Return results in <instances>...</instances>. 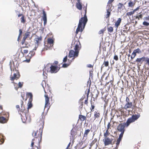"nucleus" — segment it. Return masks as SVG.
<instances>
[{"label":"nucleus","instance_id":"0e129e2a","mask_svg":"<svg viewBox=\"0 0 149 149\" xmlns=\"http://www.w3.org/2000/svg\"><path fill=\"white\" fill-rule=\"evenodd\" d=\"M25 95L24 93V94H22L21 95V97H22L23 100H24V97H25Z\"/></svg>","mask_w":149,"mask_h":149},{"label":"nucleus","instance_id":"680f3d73","mask_svg":"<svg viewBox=\"0 0 149 149\" xmlns=\"http://www.w3.org/2000/svg\"><path fill=\"white\" fill-rule=\"evenodd\" d=\"M89 113V112H88L86 113V116L88 118H90L91 117V113L89 116H87V114Z\"/></svg>","mask_w":149,"mask_h":149},{"label":"nucleus","instance_id":"aec40b11","mask_svg":"<svg viewBox=\"0 0 149 149\" xmlns=\"http://www.w3.org/2000/svg\"><path fill=\"white\" fill-rule=\"evenodd\" d=\"M112 10L111 7L108 8L107 10V14L105 15V17L106 19H109V17L111 15V11Z\"/></svg>","mask_w":149,"mask_h":149},{"label":"nucleus","instance_id":"de8ad7c7","mask_svg":"<svg viewBox=\"0 0 149 149\" xmlns=\"http://www.w3.org/2000/svg\"><path fill=\"white\" fill-rule=\"evenodd\" d=\"M143 25L148 26H149V23L146 22V21H144L143 22Z\"/></svg>","mask_w":149,"mask_h":149},{"label":"nucleus","instance_id":"603ef678","mask_svg":"<svg viewBox=\"0 0 149 149\" xmlns=\"http://www.w3.org/2000/svg\"><path fill=\"white\" fill-rule=\"evenodd\" d=\"M16 108H17V109H18V112L19 113V114H20V112H21L20 111V110H21V109L20 108H19V105H17L16 106Z\"/></svg>","mask_w":149,"mask_h":149},{"label":"nucleus","instance_id":"0eeeda50","mask_svg":"<svg viewBox=\"0 0 149 149\" xmlns=\"http://www.w3.org/2000/svg\"><path fill=\"white\" fill-rule=\"evenodd\" d=\"M42 36H39L36 35L34 40L35 44V50H36L38 47L40 46L42 43Z\"/></svg>","mask_w":149,"mask_h":149},{"label":"nucleus","instance_id":"6e6d98bb","mask_svg":"<svg viewBox=\"0 0 149 149\" xmlns=\"http://www.w3.org/2000/svg\"><path fill=\"white\" fill-rule=\"evenodd\" d=\"M3 69L2 67H0V75H1L3 74Z\"/></svg>","mask_w":149,"mask_h":149},{"label":"nucleus","instance_id":"6e6552de","mask_svg":"<svg viewBox=\"0 0 149 149\" xmlns=\"http://www.w3.org/2000/svg\"><path fill=\"white\" fill-rule=\"evenodd\" d=\"M45 116L44 113H42V118L40 119L39 121L37 123V127L38 129L43 130L44 124V119Z\"/></svg>","mask_w":149,"mask_h":149},{"label":"nucleus","instance_id":"a211bd4d","mask_svg":"<svg viewBox=\"0 0 149 149\" xmlns=\"http://www.w3.org/2000/svg\"><path fill=\"white\" fill-rule=\"evenodd\" d=\"M30 34L31 32H27L25 34L24 36V37H23V39L22 42V45H23L26 39L27 38L29 37Z\"/></svg>","mask_w":149,"mask_h":149},{"label":"nucleus","instance_id":"6ab92c4d","mask_svg":"<svg viewBox=\"0 0 149 149\" xmlns=\"http://www.w3.org/2000/svg\"><path fill=\"white\" fill-rule=\"evenodd\" d=\"M49 65V64H47L43 69V71L44 74V73L47 74V73L50 72V66Z\"/></svg>","mask_w":149,"mask_h":149},{"label":"nucleus","instance_id":"f03ea898","mask_svg":"<svg viewBox=\"0 0 149 149\" xmlns=\"http://www.w3.org/2000/svg\"><path fill=\"white\" fill-rule=\"evenodd\" d=\"M42 85L45 92L44 95L45 98V109L47 108V110H48L52 103L54 102V100L53 101L52 97H51V101H50V93H49L50 92V91L49 90V87L48 85L47 84L46 85L45 81H42Z\"/></svg>","mask_w":149,"mask_h":149},{"label":"nucleus","instance_id":"1a4fd4ad","mask_svg":"<svg viewBox=\"0 0 149 149\" xmlns=\"http://www.w3.org/2000/svg\"><path fill=\"white\" fill-rule=\"evenodd\" d=\"M17 69H18V68H15L14 69L16 71V72L14 74L13 76L11 77H10V80L13 81V83H15L14 82V80H17L19 78L20 76L19 72L18 70H17Z\"/></svg>","mask_w":149,"mask_h":149},{"label":"nucleus","instance_id":"f3484780","mask_svg":"<svg viewBox=\"0 0 149 149\" xmlns=\"http://www.w3.org/2000/svg\"><path fill=\"white\" fill-rule=\"evenodd\" d=\"M134 107L132 103L130 102L126 103L123 108L125 109H128L132 108Z\"/></svg>","mask_w":149,"mask_h":149},{"label":"nucleus","instance_id":"3c124183","mask_svg":"<svg viewBox=\"0 0 149 149\" xmlns=\"http://www.w3.org/2000/svg\"><path fill=\"white\" fill-rule=\"evenodd\" d=\"M124 133V132H123L121 133L120 134V135H119V136L118 138V139H120L121 140H122Z\"/></svg>","mask_w":149,"mask_h":149},{"label":"nucleus","instance_id":"c85d7f7f","mask_svg":"<svg viewBox=\"0 0 149 149\" xmlns=\"http://www.w3.org/2000/svg\"><path fill=\"white\" fill-rule=\"evenodd\" d=\"M118 9L119 10H121L123 9V8L124 7L123 4L121 3H119L118 5Z\"/></svg>","mask_w":149,"mask_h":149},{"label":"nucleus","instance_id":"338daca9","mask_svg":"<svg viewBox=\"0 0 149 149\" xmlns=\"http://www.w3.org/2000/svg\"><path fill=\"white\" fill-rule=\"evenodd\" d=\"M24 15H23L22 14L20 13L18 15V17H20L21 16L22 17V16H24Z\"/></svg>","mask_w":149,"mask_h":149},{"label":"nucleus","instance_id":"72a5a7b5","mask_svg":"<svg viewBox=\"0 0 149 149\" xmlns=\"http://www.w3.org/2000/svg\"><path fill=\"white\" fill-rule=\"evenodd\" d=\"M110 133L109 132V130H106V132L104 134V138L109 137L108 136L109 135Z\"/></svg>","mask_w":149,"mask_h":149},{"label":"nucleus","instance_id":"20e7f679","mask_svg":"<svg viewBox=\"0 0 149 149\" xmlns=\"http://www.w3.org/2000/svg\"><path fill=\"white\" fill-rule=\"evenodd\" d=\"M84 11V15L83 17H81L79 20V23L77 28L76 30V34H77L79 31L82 32L84 29L87 22L88 19L86 15L87 13V5L83 7Z\"/></svg>","mask_w":149,"mask_h":149},{"label":"nucleus","instance_id":"dca6fc26","mask_svg":"<svg viewBox=\"0 0 149 149\" xmlns=\"http://www.w3.org/2000/svg\"><path fill=\"white\" fill-rule=\"evenodd\" d=\"M54 40L53 38H48L47 40V47L48 48L52 47L54 45Z\"/></svg>","mask_w":149,"mask_h":149},{"label":"nucleus","instance_id":"4468645a","mask_svg":"<svg viewBox=\"0 0 149 149\" xmlns=\"http://www.w3.org/2000/svg\"><path fill=\"white\" fill-rule=\"evenodd\" d=\"M50 68V72L52 73L57 72L60 69V68H58L57 66H55L53 65H51Z\"/></svg>","mask_w":149,"mask_h":149},{"label":"nucleus","instance_id":"c756f323","mask_svg":"<svg viewBox=\"0 0 149 149\" xmlns=\"http://www.w3.org/2000/svg\"><path fill=\"white\" fill-rule=\"evenodd\" d=\"M85 98L84 97H82L79 100V104H80V105L79 106L81 108H82L83 107V100Z\"/></svg>","mask_w":149,"mask_h":149},{"label":"nucleus","instance_id":"ddd939ff","mask_svg":"<svg viewBox=\"0 0 149 149\" xmlns=\"http://www.w3.org/2000/svg\"><path fill=\"white\" fill-rule=\"evenodd\" d=\"M100 118V113L98 111H95L94 112L93 121L95 120L97 121H99Z\"/></svg>","mask_w":149,"mask_h":149},{"label":"nucleus","instance_id":"9d476101","mask_svg":"<svg viewBox=\"0 0 149 149\" xmlns=\"http://www.w3.org/2000/svg\"><path fill=\"white\" fill-rule=\"evenodd\" d=\"M34 49L35 47L31 51L29 52V54L26 56V59L25 60H24L23 62L28 63L30 62L31 58L35 55V52H34V51L35 50Z\"/></svg>","mask_w":149,"mask_h":149},{"label":"nucleus","instance_id":"5fc2aeb1","mask_svg":"<svg viewBox=\"0 0 149 149\" xmlns=\"http://www.w3.org/2000/svg\"><path fill=\"white\" fill-rule=\"evenodd\" d=\"M113 59L116 61H117L118 59V56L117 55H115L113 57Z\"/></svg>","mask_w":149,"mask_h":149},{"label":"nucleus","instance_id":"4d7b16f0","mask_svg":"<svg viewBox=\"0 0 149 149\" xmlns=\"http://www.w3.org/2000/svg\"><path fill=\"white\" fill-rule=\"evenodd\" d=\"M130 100L128 97H127L126 99V103L130 102Z\"/></svg>","mask_w":149,"mask_h":149},{"label":"nucleus","instance_id":"393cba45","mask_svg":"<svg viewBox=\"0 0 149 149\" xmlns=\"http://www.w3.org/2000/svg\"><path fill=\"white\" fill-rule=\"evenodd\" d=\"M86 116L82 115L81 114H80L79 116V120H80V121L82 122L84 121V120L86 121Z\"/></svg>","mask_w":149,"mask_h":149},{"label":"nucleus","instance_id":"4c0bfd02","mask_svg":"<svg viewBox=\"0 0 149 149\" xmlns=\"http://www.w3.org/2000/svg\"><path fill=\"white\" fill-rule=\"evenodd\" d=\"M114 0H109L107 6H108V8H111L112 4L111 3L113 2Z\"/></svg>","mask_w":149,"mask_h":149},{"label":"nucleus","instance_id":"5701e85b","mask_svg":"<svg viewBox=\"0 0 149 149\" xmlns=\"http://www.w3.org/2000/svg\"><path fill=\"white\" fill-rule=\"evenodd\" d=\"M121 21L122 19L121 18H119L118 19L117 21L115 23V26L116 29H117L120 26V24L121 22Z\"/></svg>","mask_w":149,"mask_h":149},{"label":"nucleus","instance_id":"69168bd1","mask_svg":"<svg viewBox=\"0 0 149 149\" xmlns=\"http://www.w3.org/2000/svg\"><path fill=\"white\" fill-rule=\"evenodd\" d=\"M139 9V7H137L136 9L134 10H133V11L134 12V13H135V12L137 10H138Z\"/></svg>","mask_w":149,"mask_h":149},{"label":"nucleus","instance_id":"7ed1b4c3","mask_svg":"<svg viewBox=\"0 0 149 149\" xmlns=\"http://www.w3.org/2000/svg\"><path fill=\"white\" fill-rule=\"evenodd\" d=\"M21 108L20 111L22 112H20L21 119L23 123L26 122L27 119V117L29 115V109L31 108L32 107L31 102L29 101L28 103V107H26L23 106V102L21 100L20 102Z\"/></svg>","mask_w":149,"mask_h":149},{"label":"nucleus","instance_id":"e433bc0d","mask_svg":"<svg viewBox=\"0 0 149 149\" xmlns=\"http://www.w3.org/2000/svg\"><path fill=\"white\" fill-rule=\"evenodd\" d=\"M20 52H21V53L23 54V56L24 55V54H26L28 52V50L27 49H24L23 50V51H22V47H21Z\"/></svg>","mask_w":149,"mask_h":149},{"label":"nucleus","instance_id":"e2e57ef3","mask_svg":"<svg viewBox=\"0 0 149 149\" xmlns=\"http://www.w3.org/2000/svg\"><path fill=\"white\" fill-rule=\"evenodd\" d=\"M58 63V62L57 61H55L54 63H53V65H57Z\"/></svg>","mask_w":149,"mask_h":149},{"label":"nucleus","instance_id":"a19ab883","mask_svg":"<svg viewBox=\"0 0 149 149\" xmlns=\"http://www.w3.org/2000/svg\"><path fill=\"white\" fill-rule=\"evenodd\" d=\"M97 141V139L96 138H95L92 141V142L90 144V146L91 147H92L95 143Z\"/></svg>","mask_w":149,"mask_h":149},{"label":"nucleus","instance_id":"cd10ccee","mask_svg":"<svg viewBox=\"0 0 149 149\" xmlns=\"http://www.w3.org/2000/svg\"><path fill=\"white\" fill-rule=\"evenodd\" d=\"M135 4V3L132 1L131 0L129 1L128 3V6L130 7H133Z\"/></svg>","mask_w":149,"mask_h":149},{"label":"nucleus","instance_id":"412c9836","mask_svg":"<svg viewBox=\"0 0 149 149\" xmlns=\"http://www.w3.org/2000/svg\"><path fill=\"white\" fill-rule=\"evenodd\" d=\"M145 59H146L145 57H143L141 58H137L136 60V62L138 64L140 63L141 64H142L143 62L145 60Z\"/></svg>","mask_w":149,"mask_h":149},{"label":"nucleus","instance_id":"864d4df0","mask_svg":"<svg viewBox=\"0 0 149 149\" xmlns=\"http://www.w3.org/2000/svg\"><path fill=\"white\" fill-rule=\"evenodd\" d=\"M111 126V124H110V123H109L107 125V130H109L110 128V127Z\"/></svg>","mask_w":149,"mask_h":149},{"label":"nucleus","instance_id":"7c9ffc66","mask_svg":"<svg viewBox=\"0 0 149 149\" xmlns=\"http://www.w3.org/2000/svg\"><path fill=\"white\" fill-rule=\"evenodd\" d=\"M90 92V90L89 89H88V90L87 93V98L85 100L84 102V104L87 105H88V95L89 94Z\"/></svg>","mask_w":149,"mask_h":149},{"label":"nucleus","instance_id":"b1692460","mask_svg":"<svg viewBox=\"0 0 149 149\" xmlns=\"http://www.w3.org/2000/svg\"><path fill=\"white\" fill-rule=\"evenodd\" d=\"M14 86L15 87V88L16 90L17 91L18 89L19 88H21L23 84V82H19L18 83V87H15V85H16L17 86H18L17 84L14 83Z\"/></svg>","mask_w":149,"mask_h":149},{"label":"nucleus","instance_id":"13d9d810","mask_svg":"<svg viewBox=\"0 0 149 149\" xmlns=\"http://www.w3.org/2000/svg\"><path fill=\"white\" fill-rule=\"evenodd\" d=\"M67 56H66L63 59V62H66L67 61Z\"/></svg>","mask_w":149,"mask_h":149},{"label":"nucleus","instance_id":"79ce46f5","mask_svg":"<svg viewBox=\"0 0 149 149\" xmlns=\"http://www.w3.org/2000/svg\"><path fill=\"white\" fill-rule=\"evenodd\" d=\"M4 141L3 137L2 136H0V144H2Z\"/></svg>","mask_w":149,"mask_h":149},{"label":"nucleus","instance_id":"ea45409f","mask_svg":"<svg viewBox=\"0 0 149 149\" xmlns=\"http://www.w3.org/2000/svg\"><path fill=\"white\" fill-rule=\"evenodd\" d=\"M121 140L120 139H118L117 141V142L116 143V148H118L119 145Z\"/></svg>","mask_w":149,"mask_h":149},{"label":"nucleus","instance_id":"052dcab7","mask_svg":"<svg viewBox=\"0 0 149 149\" xmlns=\"http://www.w3.org/2000/svg\"><path fill=\"white\" fill-rule=\"evenodd\" d=\"M19 36H21L22 33V30L21 29H20L19 30Z\"/></svg>","mask_w":149,"mask_h":149},{"label":"nucleus","instance_id":"2f4dec72","mask_svg":"<svg viewBox=\"0 0 149 149\" xmlns=\"http://www.w3.org/2000/svg\"><path fill=\"white\" fill-rule=\"evenodd\" d=\"M20 20L21 22L23 24L25 23L26 22V17L24 15L21 17Z\"/></svg>","mask_w":149,"mask_h":149},{"label":"nucleus","instance_id":"a878e982","mask_svg":"<svg viewBox=\"0 0 149 149\" xmlns=\"http://www.w3.org/2000/svg\"><path fill=\"white\" fill-rule=\"evenodd\" d=\"M26 96L28 98H29V101L32 102L33 100V95L31 93H27Z\"/></svg>","mask_w":149,"mask_h":149},{"label":"nucleus","instance_id":"37998d69","mask_svg":"<svg viewBox=\"0 0 149 149\" xmlns=\"http://www.w3.org/2000/svg\"><path fill=\"white\" fill-rule=\"evenodd\" d=\"M134 13V12L133 10L132 11L127 12V15L129 16L133 15Z\"/></svg>","mask_w":149,"mask_h":149},{"label":"nucleus","instance_id":"4be33fe9","mask_svg":"<svg viewBox=\"0 0 149 149\" xmlns=\"http://www.w3.org/2000/svg\"><path fill=\"white\" fill-rule=\"evenodd\" d=\"M42 12L43 14L42 19L44 21V25H45L46 24L47 22V15L46 13L44 10H42Z\"/></svg>","mask_w":149,"mask_h":149},{"label":"nucleus","instance_id":"49530a36","mask_svg":"<svg viewBox=\"0 0 149 149\" xmlns=\"http://www.w3.org/2000/svg\"><path fill=\"white\" fill-rule=\"evenodd\" d=\"M136 53L134 51L132 54L131 56V58L132 59H133L136 56Z\"/></svg>","mask_w":149,"mask_h":149},{"label":"nucleus","instance_id":"423d86ee","mask_svg":"<svg viewBox=\"0 0 149 149\" xmlns=\"http://www.w3.org/2000/svg\"><path fill=\"white\" fill-rule=\"evenodd\" d=\"M9 117L8 113L2 112L0 113V123H5L8 121Z\"/></svg>","mask_w":149,"mask_h":149},{"label":"nucleus","instance_id":"473e14b6","mask_svg":"<svg viewBox=\"0 0 149 149\" xmlns=\"http://www.w3.org/2000/svg\"><path fill=\"white\" fill-rule=\"evenodd\" d=\"M109 63L108 61H104L103 64L102 66V68L104 66L107 67L109 66Z\"/></svg>","mask_w":149,"mask_h":149},{"label":"nucleus","instance_id":"8fccbe9b","mask_svg":"<svg viewBox=\"0 0 149 149\" xmlns=\"http://www.w3.org/2000/svg\"><path fill=\"white\" fill-rule=\"evenodd\" d=\"M134 51L136 53H140L141 52V51L140 49L138 48L135 50H134Z\"/></svg>","mask_w":149,"mask_h":149},{"label":"nucleus","instance_id":"9b49d317","mask_svg":"<svg viewBox=\"0 0 149 149\" xmlns=\"http://www.w3.org/2000/svg\"><path fill=\"white\" fill-rule=\"evenodd\" d=\"M113 141V138H110L109 137L104 138L103 139V141L105 146L112 144Z\"/></svg>","mask_w":149,"mask_h":149},{"label":"nucleus","instance_id":"f8f14e48","mask_svg":"<svg viewBox=\"0 0 149 149\" xmlns=\"http://www.w3.org/2000/svg\"><path fill=\"white\" fill-rule=\"evenodd\" d=\"M79 54V52L75 51H74L72 50L70 51L68 57L70 58L74 57V58L77 57Z\"/></svg>","mask_w":149,"mask_h":149},{"label":"nucleus","instance_id":"c9c22d12","mask_svg":"<svg viewBox=\"0 0 149 149\" xmlns=\"http://www.w3.org/2000/svg\"><path fill=\"white\" fill-rule=\"evenodd\" d=\"M91 107L90 108V109L91 111H94L95 106L94 105L93 103H92V101H91Z\"/></svg>","mask_w":149,"mask_h":149},{"label":"nucleus","instance_id":"a18cd8bd","mask_svg":"<svg viewBox=\"0 0 149 149\" xmlns=\"http://www.w3.org/2000/svg\"><path fill=\"white\" fill-rule=\"evenodd\" d=\"M143 17V15L141 14H140L139 15H138L136 16V17L135 18L136 19H138V20H139L140 19H141Z\"/></svg>","mask_w":149,"mask_h":149},{"label":"nucleus","instance_id":"bb28decb","mask_svg":"<svg viewBox=\"0 0 149 149\" xmlns=\"http://www.w3.org/2000/svg\"><path fill=\"white\" fill-rule=\"evenodd\" d=\"M76 7L79 10H82V6L80 2H78L76 3Z\"/></svg>","mask_w":149,"mask_h":149},{"label":"nucleus","instance_id":"f704fd0d","mask_svg":"<svg viewBox=\"0 0 149 149\" xmlns=\"http://www.w3.org/2000/svg\"><path fill=\"white\" fill-rule=\"evenodd\" d=\"M90 130L89 129H87L86 130L84 133V137H86L87 136L88 134L89 133Z\"/></svg>","mask_w":149,"mask_h":149},{"label":"nucleus","instance_id":"09e8293b","mask_svg":"<svg viewBox=\"0 0 149 149\" xmlns=\"http://www.w3.org/2000/svg\"><path fill=\"white\" fill-rule=\"evenodd\" d=\"M71 63V62H70V63H68L66 64L64 63L63 65V67L64 68H66Z\"/></svg>","mask_w":149,"mask_h":149},{"label":"nucleus","instance_id":"c03bdc74","mask_svg":"<svg viewBox=\"0 0 149 149\" xmlns=\"http://www.w3.org/2000/svg\"><path fill=\"white\" fill-rule=\"evenodd\" d=\"M106 29L105 27L103 29L101 30L100 31H99L98 32V33L99 34H103L104 32L106 31Z\"/></svg>","mask_w":149,"mask_h":149},{"label":"nucleus","instance_id":"f257e3e1","mask_svg":"<svg viewBox=\"0 0 149 149\" xmlns=\"http://www.w3.org/2000/svg\"><path fill=\"white\" fill-rule=\"evenodd\" d=\"M43 130L39 129V130L33 131L32 135L34 138L32 140L31 144V149H41L40 143L41 141Z\"/></svg>","mask_w":149,"mask_h":149},{"label":"nucleus","instance_id":"bf43d9fd","mask_svg":"<svg viewBox=\"0 0 149 149\" xmlns=\"http://www.w3.org/2000/svg\"><path fill=\"white\" fill-rule=\"evenodd\" d=\"M146 59H145V60L147 62V63L149 65V58H146Z\"/></svg>","mask_w":149,"mask_h":149},{"label":"nucleus","instance_id":"2eb2a0df","mask_svg":"<svg viewBox=\"0 0 149 149\" xmlns=\"http://www.w3.org/2000/svg\"><path fill=\"white\" fill-rule=\"evenodd\" d=\"M75 45L74 48L75 51L78 52H79V50L81 47V45L79 40L75 41L74 42Z\"/></svg>","mask_w":149,"mask_h":149},{"label":"nucleus","instance_id":"58836bf2","mask_svg":"<svg viewBox=\"0 0 149 149\" xmlns=\"http://www.w3.org/2000/svg\"><path fill=\"white\" fill-rule=\"evenodd\" d=\"M107 30L110 33H112L113 31V27L112 26H111L108 27Z\"/></svg>","mask_w":149,"mask_h":149},{"label":"nucleus","instance_id":"39448f33","mask_svg":"<svg viewBox=\"0 0 149 149\" xmlns=\"http://www.w3.org/2000/svg\"><path fill=\"white\" fill-rule=\"evenodd\" d=\"M140 114H133L131 117L128 118L127 120L126 123H125L120 124L117 127V130L118 131L121 132H124L125 131V126L127 127L130 124L133 123L137 120L140 117Z\"/></svg>","mask_w":149,"mask_h":149},{"label":"nucleus","instance_id":"774afa93","mask_svg":"<svg viewBox=\"0 0 149 149\" xmlns=\"http://www.w3.org/2000/svg\"><path fill=\"white\" fill-rule=\"evenodd\" d=\"M145 19L146 20H149V17H145Z\"/></svg>","mask_w":149,"mask_h":149}]
</instances>
